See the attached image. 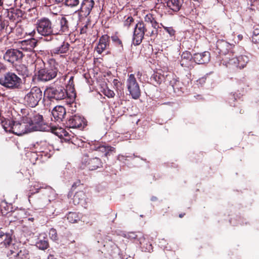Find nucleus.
<instances>
[{
	"label": "nucleus",
	"mask_w": 259,
	"mask_h": 259,
	"mask_svg": "<svg viewBox=\"0 0 259 259\" xmlns=\"http://www.w3.org/2000/svg\"><path fill=\"white\" fill-rule=\"evenodd\" d=\"M145 23L143 21L138 22L135 25L133 43L135 46L139 45L144 39V35L152 36L157 34L159 23L156 21L153 15L149 13L144 17Z\"/></svg>",
	"instance_id": "obj_1"
},
{
	"label": "nucleus",
	"mask_w": 259,
	"mask_h": 259,
	"mask_svg": "<svg viewBox=\"0 0 259 259\" xmlns=\"http://www.w3.org/2000/svg\"><path fill=\"white\" fill-rule=\"evenodd\" d=\"M45 95L51 101L65 100L68 104L73 103L76 98L74 91L72 92L71 95H68L67 90L63 87L48 88L45 90Z\"/></svg>",
	"instance_id": "obj_2"
},
{
	"label": "nucleus",
	"mask_w": 259,
	"mask_h": 259,
	"mask_svg": "<svg viewBox=\"0 0 259 259\" xmlns=\"http://www.w3.org/2000/svg\"><path fill=\"white\" fill-rule=\"evenodd\" d=\"M25 114L22 113L20 121H7L3 125L6 131L12 132L16 135L22 136L24 134L33 132V127L29 124Z\"/></svg>",
	"instance_id": "obj_3"
},
{
	"label": "nucleus",
	"mask_w": 259,
	"mask_h": 259,
	"mask_svg": "<svg viewBox=\"0 0 259 259\" xmlns=\"http://www.w3.org/2000/svg\"><path fill=\"white\" fill-rule=\"evenodd\" d=\"M37 71L38 80L46 82L55 78L58 72L57 67L52 65L51 63L45 64L42 60H38L35 63Z\"/></svg>",
	"instance_id": "obj_4"
},
{
	"label": "nucleus",
	"mask_w": 259,
	"mask_h": 259,
	"mask_svg": "<svg viewBox=\"0 0 259 259\" xmlns=\"http://www.w3.org/2000/svg\"><path fill=\"white\" fill-rule=\"evenodd\" d=\"M0 84L10 90L20 89L22 85V80L15 73L8 71L0 78Z\"/></svg>",
	"instance_id": "obj_5"
},
{
	"label": "nucleus",
	"mask_w": 259,
	"mask_h": 259,
	"mask_svg": "<svg viewBox=\"0 0 259 259\" xmlns=\"http://www.w3.org/2000/svg\"><path fill=\"white\" fill-rule=\"evenodd\" d=\"M35 29L37 33L45 37L53 35V19L43 17L36 20Z\"/></svg>",
	"instance_id": "obj_6"
},
{
	"label": "nucleus",
	"mask_w": 259,
	"mask_h": 259,
	"mask_svg": "<svg viewBox=\"0 0 259 259\" xmlns=\"http://www.w3.org/2000/svg\"><path fill=\"white\" fill-rule=\"evenodd\" d=\"M21 112L25 114L26 120H28L29 124L33 127V132L42 130L44 121L42 115L30 109H23Z\"/></svg>",
	"instance_id": "obj_7"
},
{
	"label": "nucleus",
	"mask_w": 259,
	"mask_h": 259,
	"mask_svg": "<svg viewBox=\"0 0 259 259\" xmlns=\"http://www.w3.org/2000/svg\"><path fill=\"white\" fill-rule=\"evenodd\" d=\"M42 97V93L41 89L37 87H34L26 94L23 98L24 104L29 107H36Z\"/></svg>",
	"instance_id": "obj_8"
},
{
	"label": "nucleus",
	"mask_w": 259,
	"mask_h": 259,
	"mask_svg": "<svg viewBox=\"0 0 259 259\" xmlns=\"http://www.w3.org/2000/svg\"><path fill=\"white\" fill-rule=\"evenodd\" d=\"M53 35L68 34L70 32L68 20L64 16L53 19Z\"/></svg>",
	"instance_id": "obj_9"
},
{
	"label": "nucleus",
	"mask_w": 259,
	"mask_h": 259,
	"mask_svg": "<svg viewBox=\"0 0 259 259\" xmlns=\"http://www.w3.org/2000/svg\"><path fill=\"white\" fill-rule=\"evenodd\" d=\"M102 167L103 162L101 159L88 154H83L80 165L81 169L87 168L90 170H94Z\"/></svg>",
	"instance_id": "obj_10"
},
{
	"label": "nucleus",
	"mask_w": 259,
	"mask_h": 259,
	"mask_svg": "<svg viewBox=\"0 0 259 259\" xmlns=\"http://www.w3.org/2000/svg\"><path fill=\"white\" fill-rule=\"evenodd\" d=\"M50 40L53 41V48L51 50V53L52 56L61 55V56H65L68 53L70 48V44L67 41L63 39H59L57 37H51Z\"/></svg>",
	"instance_id": "obj_11"
},
{
	"label": "nucleus",
	"mask_w": 259,
	"mask_h": 259,
	"mask_svg": "<svg viewBox=\"0 0 259 259\" xmlns=\"http://www.w3.org/2000/svg\"><path fill=\"white\" fill-rule=\"evenodd\" d=\"M24 54L20 49H9L3 56V59L11 65H16L22 60Z\"/></svg>",
	"instance_id": "obj_12"
},
{
	"label": "nucleus",
	"mask_w": 259,
	"mask_h": 259,
	"mask_svg": "<svg viewBox=\"0 0 259 259\" xmlns=\"http://www.w3.org/2000/svg\"><path fill=\"white\" fill-rule=\"evenodd\" d=\"M126 85L130 95L132 96L133 99L137 100L140 97L141 92L140 85L134 74L128 75Z\"/></svg>",
	"instance_id": "obj_13"
},
{
	"label": "nucleus",
	"mask_w": 259,
	"mask_h": 259,
	"mask_svg": "<svg viewBox=\"0 0 259 259\" xmlns=\"http://www.w3.org/2000/svg\"><path fill=\"white\" fill-rule=\"evenodd\" d=\"M87 121L82 116L74 115L70 116L66 122L67 127L83 129L87 125Z\"/></svg>",
	"instance_id": "obj_14"
},
{
	"label": "nucleus",
	"mask_w": 259,
	"mask_h": 259,
	"mask_svg": "<svg viewBox=\"0 0 259 259\" xmlns=\"http://www.w3.org/2000/svg\"><path fill=\"white\" fill-rule=\"evenodd\" d=\"M94 5L95 2L93 0H82L80 9L76 11L80 21L90 14Z\"/></svg>",
	"instance_id": "obj_15"
},
{
	"label": "nucleus",
	"mask_w": 259,
	"mask_h": 259,
	"mask_svg": "<svg viewBox=\"0 0 259 259\" xmlns=\"http://www.w3.org/2000/svg\"><path fill=\"white\" fill-rule=\"evenodd\" d=\"M235 46L224 40H218L216 44V53L219 54L220 58L234 49Z\"/></svg>",
	"instance_id": "obj_16"
},
{
	"label": "nucleus",
	"mask_w": 259,
	"mask_h": 259,
	"mask_svg": "<svg viewBox=\"0 0 259 259\" xmlns=\"http://www.w3.org/2000/svg\"><path fill=\"white\" fill-rule=\"evenodd\" d=\"M109 46L110 36L107 34H104L100 37L95 49L99 54H101L106 49L109 48Z\"/></svg>",
	"instance_id": "obj_17"
},
{
	"label": "nucleus",
	"mask_w": 259,
	"mask_h": 259,
	"mask_svg": "<svg viewBox=\"0 0 259 259\" xmlns=\"http://www.w3.org/2000/svg\"><path fill=\"white\" fill-rule=\"evenodd\" d=\"M24 12L19 9H12L11 11H7V17L9 19L17 23L20 21L24 15Z\"/></svg>",
	"instance_id": "obj_18"
},
{
	"label": "nucleus",
	"mask_w": 259,
	"mask_h": 259,
	"mask_svg": "<svg viewBox=\"0 0 259 259\" xmlns=\"http://www.w3.org/2000/svg\"><path fill=\"white\" fill-rule=\"evenodd\" d=\"M66 113V109L62 106H56L52 111V114L54 120L59 122L62 121Z\"/></svg>",
	"instance_id": "obj_19"
},
{
	"label": "nucleus",
	"mask_w": 259,
	"mask_h": 259,
	"mask_svg": "<svg viewBox=\"0 0 259 259\" xmlns=\"http://www.w3.org/2000/svg\"><path fill=\"white\" fill-rule=\"evenodd\" d=\"M210 53L207 51L201 53H195L193 59L197 64H205L208 63L210 60Z\"/></svg>",
	"instance_id": "obj_20"
},
{
	"label": "nucleus",
	"mask_w": 259,
	"mask_h": 259,
	"mask_svg": "<svg viewBox=\"0 0 259 259\" xmlns=\"http://www.w3.org/2000/svg\"><path fill=\"white\" fill-rule=\"evenodd\" d=\"M15 68L17 73L24 79L31 75V72L28 69V67L25 64H21L16 66Z\"/></svg>",
	"instance_id": "obj_21"
},
{
	"label": "nucleus",
	"mask_w": 259,
	"mask_h": 259,
	"mask_svg": "<svg viewBox=\"0 0 259 259\" xmlns=\"http://www.w3.org/2000/svg\"><path fill=\"white\" fill-rule=\"evenodd\" d=\"M37 44V41L34 38L23 40L22 41L21 49L26 52H30L36 46Z\"/></svg>",
	"instance_id": "obj_22"
},
{
	"label": "nucleus",
	"mask_w": 259,
	"mask_h": 259,
	"mask_svg": "<svg viewBox=\"0 0 259 259\" xmlns=\"http://www.w3.org/2000/svg\"><path fill=\"white\" fill-rule=\"evenodd\" d=\"M35 245L39 249L45 250L49 247L48 239L47 236L40 235L35 243Z\"/></svg>",
	"instance_id": "obj_23"
},
{
	"label": "nucleus",
	"mask_w": 259,
	"mask_h": 259,
	"mask_svg": "<svg viewBox=\"0 0 259 259\" xmlns=\"http://www.w3.org/2000/svg\"><path fill=\"white\" fill-rule=\"evenodd\" d=\"M181 58L182 59L180 61L181 66L185 67H189L190 65L191 59H193L190 52L188 51L183 52L181 55Z\"/></svg>",
	"instance_id": "obj_24"
},
{
	"label": "nucleus",
	"mask_w": 259,
	"mask_h": 259,
	"mask_svg": "<svg viewBox=\"0 0 259 259\" xmlns=\"http://www.w3.org/2000/svg\"><path fill=\"white\" fill-rule=\"evenodd\" d=\"M0 239L3 241L2 243L6 247L9 246L12 242V235L9 233H4L2 231V228H0Z\"/></svg>",
	"instance_id": "obj_25"
},
{
	"label": "nucleus",
	"mask_w": 259,
	"mask_h": 259,
	"mask_svg": "<svg viewBox=\"0 0 259 259\" xmlns=\"http://www.w3.org/2000/svg\"><path fill=\"white\" fill-rule=\"evenodd\" d=\"M238 61L237 57H236V55L235 56H232L231 60H228V58L226 57L224 59L223 65L228 68H238Z\"/></svg>",
	"instance_id": "obj_26"
},
{
	"label": "nucleus",
	"mask_w": 259,
	"mask_h": 259,
	"mask_svg": "<svg viewBox=\"0 0 259 259\" xmlns=\"http://www.w3.org/2000/svg\"><path fill=\"white\" fill-rule=\"evenodd\" d=\"M85 194L83 191L76 192L73 198V201L75 205L82 203L85 201Z\"/></svg>",
	"instance_id": "obj_27"
},
{
	"label": "nucleus",
	"mask_w": 259,
	"mask_h": 259,
	"mask_svg": "<svg viewBox=\"0 0 259 259\" xmlns=\"http://www.w3.org/2000/svg\"><path fill=\"white\" fill-rule=\"evenodd\" d=\"M165 80L164 75L158 72H154L151 77V80L155 82L154 85H160Z\"/></svg>",
	"instance_id": "obj_28"
},
{
	"label": "nucleus",
	"mask_w": 259,
	"mask_h": 259,
	"mask_svg": "<svg viewBox=\"0 0 259 259\" xmlns=\"http://www.w3.org/2000/svg\"><path fill=\"white\" fill-rule=\"evenodd\" d=\"M143 236V233L140 232H131L125 234L123 236L128 239L134 240H137L139 242Z\"/></svg>",
	"instance_id": "obj_29"
},
{
	"label": "nucleus",
	"mask_w": 259,
	"mask_h": 259,
	"mask_svg": "<svg viewBox=\"0 0 259 259\" xmlns=\"http://www.w3.org/2000/svg\"><path fill=\"white\" fill-rule=\"evenodd\" d=\"M141 247L143 251L145 252H150L153 250V246L151 243L148 242L143 236L139 241Z\"/></svg>",
	"instance_id": "obj_30"
},
{
	"label": "nucleus",
	"mask_w": 259,
	"mask_h": 259,
	"mask_svg": "<svg viewBox=\"0 0 259 259\" xmlns=\"http://www.w3.org/2000/svg\"><path fill=\"white\" fill-rule=\"evenodd\" d=\"M44 150L45 151H38L40 156V160L41 161H44L50 158L53 152V151L50 149V148L44 149Z\"/></svg>",
	"instance_id": "obj_31"
},
{
	"label": "nucleus",
	"mask_w": 259,
	"mask_h": 259,
	"mask_svg": "<svg viewBox=\"0 0 259 259\" xmlns=\"http://www.w3.org/2000/svg\"><path fill=\"white\" fill-rule=\"evenodd\" d=\"M111 39L112 42L118 48L120 52L123 50V45L122 41L116 34L111 36Z\"/></svg>",
	"instance_id": "obj_32"
},
{
	"label": "nucleus",
	"mask_w": 259,
	"mask_h": 259,
	"mask_svg": "<svg viewBox=\"0 0 259 259\" xmlns=\"http://www.w3.org/2000/svg\"><path fill=\"white\" fill-rule=\"evenodd\" d=\"M43 188V187L41 186V184L37 182H31V184L30 185L29 194L33 195L39 192V190Z\"/></svg>",
	"instance_id": "obj_33"
},
{
	"label": "nucleus",
	"mask_w": 259,
	"mask_h": 259,
	"mask_svg": "<svg viewBox=\"0 0 259 259\" xmlns=\"http://www.w3.org/2000/svg\"><path fill=\"white\" fill-rule=\"evenodd\" d=\"M5 27L4 29V33L6 35L10 34L11 33L15 32V28L16 23L10 24L9 23L7 20H5Z\"/></svg>",
	"instance_id": "obj_34"
},
{
	"label": "nucleus",
	"mask_w": 259,
	"mask_h": 259,
	"mask_svg": "<svg viewBox=\"0 0 259 259\" xmlns=\"http://www.w3.org/2000/svg\"><path fill=\"white\" fill-rule=\"evenodd\" d=\"M237 59L238 60L237 62L238 68L240 69L245 67L247 63L249 62L248 57L245 55H241L237 57Z\"/></svg>",
	"instance_id": "obj_35"
},
{
	"label": "nucleus",
	"mask_w": 259,
	"mask_h": 259,
	"mask_svg": "<svg viewBox=\"0 0 259 259\" xmlns=\"http://www.w3.org/2000/svg\"><path fill=\"white\" fill-rule=\"evenodd\" d=\"M15 33L16 36L19 38L24 37L27 32L25 30L22 25L16 24Z\"/></svg>",
	"instance_id": "obj_36"
},
{
	"label": "nucleus",
	"mask_w": 259,
	"mask_h": 259,
	"mask_svg": "<svg viewBox=\"0 0 259 259\" xmlns=\"http://www.w3.org/2000/svg\"><path fill=\"white\" fill-rule=\"evenodd\" d=\"M0 209L3 215H6L11 211L12 207L8 205L6 201H2L0 203Z\"/></svg>",
	"instance_id": "obj_37"
},
{
	"label": "nucleus",
	"mask_w": 259,
	"mask_h": 259,
	"mask_svg": "<svg viewBox=\"0 0 259 259\" xmlns=\"http://www.w3.org/2000/svg\"><path fill=\"white\" fill-rule=\"evenodd\" d=\"M134 19L132 16H125L123 20V26L124 28L128 29L134 23Z\"/></svg>",
	"instance_id": "obj_38"
},
{
	"label": "nucleus",
	"mask_w": 259,
	"mask_h": 259,
	"mask_svg": "<svg viewBox=\"0 0 259 259\" xmlns=\"http://www.w3.org/2000/svg\"><path fill=\"white\" fill-rule=\"evenodd\" d=\"M27 156L29 158L30 162L33 164H35L36 161L38 160L39 157H40L38 151L28 152L27 153Z\"/></svg>",
	"instance_id": "obj_39"
},
{
	"label": "nucleus",
	"mask_w": 259,
	"mask_h": 259,
	"mask_svg": "<svg viewBox=\"0 0 259 259\" xmlns=\"http://www.w3.org/2000/svg\"><path fill=\"white\" fill-rule=\"evenodd\" d=\"M66 218L68 222L71 223H76L79 220V218L77 213L75 212H69L67 214Z\"/></svg>",
	"instance_id": "obj_40"
},
{
	"label": "nucleus",
	"mask_w": 259,
	"mask_h": 259,
	"mask_svg": "<svg viewBox=\"0 0 259 259\" xmlns=\"http://www.w3.org/2000/svg\"><path fill=\"white\" fill-rule=\"evenodd\" d=\"M167 6L174 12H178V0H168Z\"/></svg>",
	"instance_id": "obj_41"
},
{
	"label": "nucleus",
	"mask_w": 259,
	"mask_h": 259,
	"mask_svg": "<svg viewBox=\"0 0 259 259\" xmlns=\"http://www.w3.org/2000/svg\"><path fill=\"white\" fill-rule=\"evenodd\" d=\"M101 92L104 95H105L109 98H113L115 96V93L113 92V91L109 89L107 87H106L105 88H103Z\"/></svg>",
	"instance_id": "obj_42"
},
{
	"label": "nucleus",
	"mask_w": 259,
	"mask_h": 259,
	"mask_svg": "<svg viewBox=\"0 0 259 259\" xmlns=\"http://www.w3.org/2000/svg\"><path fill=\"white\" fill-rule=\"evenodd\" d=\"M79 0H65L64 5L70 8H74L79 4Z\"/></svg>",
	"instance_id": "obj_43"
},
{
	"label": "nucleus",
	"mask_w": 259,
	"mask_h": 259,
	"mask_svg": "<svg viewBox=\"0 0 259 259\" xmlns=\"http://www.w3.org/2000/svg\"><path fill=\"white\" fill-rule=\"evenodd\" d=\"M235 51L234 50V49L232 50L231 51H229V52L226 53L225 55H223L221 57H220V61L221 63L223 64L224 62V59L226 57L228 58V59L231 60L232 56H235Z\"/></svg>",
	"instance_id": "obj_44"
},
{
	"label": "nucleus",
	"mask_w": 259,
	"mask_h": 259,
	"mask_svg": "<svg viewBox=\"0 0 259 259\" xmlns=\"http://www.w3.org/2000/svg\"><path fill=\"white\" fill-rule=\"evenodd\" d=\"M49 235L52 240L56 241L58 240V234L55 229L51 228L49 231Z\"/></svg>",
	"instance_id": "obj_45"
},
{
	"label": "nucleus",
	"mask_w": 259,
	"mask_h": 259,
	"mask_svg": "<svg viewBox=\"0 0 259 259\" xmlns=\"http://www.w3.org/2000/svg\"><path fill=\"white\" fill-rule=\"evenodd\" d=\"M46 191L45 194L48 196L49 198H51L52 196L55 194V191L50 186H46L45 188Z\"/></svg>",
	"instance_id": "obj_46"
},
{
	"label": "nucleus",
	"mask_w": 259,
	"mask_h": 259,
	"mask_svg": "<svg viewBox=\"0 0 259 259\" xmlns=\"http://www.w3.org/2000/svg\"><path fill=\"white\" fill-rule=\"evenodd\" d=\"M108 147L107 146L100 145L98 146H95L94 150L101 151L102 152H105L106 155L107 154Z\"/></svg>",
	"instance_id": "obj_47"
},
{
	"label": "nucleus",
	"mask_w": 259,
	"mask_h": 259,
	"mask_svg": "<svg viewBox=\"0 0 259 259\" xmlns=\"http://www.w3.org/2000/svg\"><path fill=\"white\" fill-rule=\"evenodd\" d=\"M18 256L22 257L24 256V258H28L29 253L28 251L26 249H24L23 250H21L19 253L17 254Z\"/></svg>",
	"instance_id": "obj_48"
},
{
	"label": "nucleus",
	"mask_w": 259,
	"mask_h": 259,
	"mask_svg": "<svg viewBox=\"0 0 259 259\" xmlns=\"http://www.w3.org/2000/svg\"><path fill=\"white\" fill-rule=\"evenodd\" d=\"M206 80V77L200 78L196 81L197 85L198 86V87H203V85L205 83Z\"/></svg>",
	"instance_id": "obj_49"
},
{
	"label": "nucleus",
	"mask_w": 259,
	"mask_h": 259,
	"mask_svg": "<svg viewBox=\"0 0 259 259\" xmlns=\"http://www.w3.org/2000/svg\"><path fill=\"white\" fill-rule=\"evenodd\" d=\"M5 19H2L1 17L0 18V36H1L4 33V29L5 27Z\"/></svg>",
	"instance_id": "obj_50"
},
{
	"label": "nucleus",
	"mask_w": 259,
	"mask_h": 259,
	"mask_svg": "<svg viewBox=\"0 0 259 259\" xmlns=\"http://www.w3.org/2000/svg\"><path fill=\"white\" fill-rule=\"evenodd\" d=\"M51 148V146L49 145L47 143L43 142L41 143L40 147L38 151H45L44 149Z\"/></svg>",
	"instance_id": "obj_51"
},
{
	"label": "nucleus",
	"mask_w": 259,
	"mask_h": 259,
	"mask_svg": "<svg viewBox=\"0 0 259 259\" xmlns=\"http://www.w3.org/2000/svg\"><path fill=\"white\" fill-rule=\"evenodd\" d=\"M164 29L169 34L170 36H173L175 34V30L172 27H164Z\"/></svg>",
	"instance_id": "obj_52"
},
{
	"label": "nucleus",
	"mask_w": 259,
	"mask_h": 259,
	"mask_svg": "<svg viewBox=\"0 0 259 259\" xmlns=\"http://www.w3.org/2000/svg\"><path fill=\"white\" fill-rule=\"evenodd\" d=\"M88 30V24L84 25L80 30V34H85Z\"/></svg>",
	"instance_id": "obj_53"
},
{
	"label": "nucleus",
	"mask_w": 259,
	"mask_h": 259,
	"mask_svg": "<svg viewBox=\"0 0 259 259\" xmlns=\"http://www.w3.org/2000/svg\"><path fill=\"white\" fill-rule=\"evenodd\" d=\"M252 41L254 44H259V35H252Z\"/></svg>",
	"instance_id": "obj_54"
},
{
	"label": "nucleus",
	"mask_w": 259,
	"mask_h": 259,
	"mask_svg": "<svg viewBox=\"0 0 259 259\" xmlns=\"http://www.w3.org/2000/svg\"><path fill=\"white\" fill-rule=\"evenodd\" d=\"M6 65L2 62H0V73L5 72L7 70Z\"/></svg>",
	"instance_id": "obj_55"
},
{
	"label": "nucleus",
	"mask_w": 259,
	"mask_h": 259,
	"mask_svg": "<svg viewBox=\"0 0 259 259\" xmlns=\"http://www.w3.org/2000/svg\"><path fill=\"white\" fill-rule=\"evenodd\" d=\"M252 35H259V25L254 26Z\"/></svg>",
	"instance_id": "obj_56"
},
{
	"label": "nucleus",
	"mask_w": 259,
	"mask_h": 259,
	"mask_svg": "<svg viewBox=\"0 0 259 259\" xmlns=\"http://www.w3.org/2000/svg\"><path fill=\"white\" fill-rule=\"evenodd\" d=\"M73 78H74V77L71 76L69 79V84L71 86L72 85H73Z\"/></svg>",
	"instance_id": "obj_57"
},
{
	"label": "nucleus",
	"mask_w": 259,
	"mask_h": 259,
	"mask_svg": "<svg viewBox=\"0 0 259 259\" xmlns=\"http://www.w3.org/2000/svg\"><path fill=\"white\" fill-rule=\"evenodd\" d=\"M5 2V0H0V9L4 8Z\"/></svg>",
	"instance_id": "obj_58"
},
{
	"label": "nucleus",
	"mask_w": 259,
	"mask_h": 259,
	"mask_svg": "<svg viewBox=\"0 0 259 259\" xmlns=\"http://www.w3.org/2000/svg\"><path fill=\"white\" fill-rule=\"evenodd\" d=\"M25 1L27 3H33V2L37 3L39 0H25Z\"/></svg>",
	"instance_id": "obj_59"
},
{
	"label": "nucleus",
	"mask_w": 259,
	"mask_h": 259,
	"mask_svg": "<svg viewBox=\"0 0 259 259\" xmlns=\"http://www.w3.org/2000/svg\"><path fill=\"white\" fill-rule=\"evenodd\" d=\"M151 200L152 201H156L158 200V198L156 196H152L151 198Z\"/></svg>",
	"instance_id": "obj_60"
},
{
	"label": "nucleus",
	"mask_w": 259,
	"mask_h": 259,
	"mask_svg": "<svg viewBox=\"0 0 259 259\" xmlns=\"http://www.w3.org/2000/svg\"><path fill=\"white\" fill-rule=\"evenodd\" d=\"M107 147L109 148H108V150H107V153L109 152V151H113L114 150V148L112 147H111V146H107Z\"/></svg>",
	"instance_id": "obj_61"
},
{
	"label": "nucleus",
	"mask_w": 259,
	"mask_h": 259,
	"mask_svg": "<svg viewBox=\"0 0 259 259\" xmlns=\"http://www.w3.org/2000/svg\"><path fill=\"white\" fill-rule=\"evenodd\" d=\"M36 32L35 31V30H33L32 32L29 33V34L31 35V36H34Z\"/></svg>",
	"instance_id": "obj_62"
},
{
	"label": "nucleus",
	"mask_w": 259,
	"mask_h": 259,
	"mask_svg": "<svg viewBox=\"0 0 259 259\" xmlns=\"http://www.w3.org/2000/svg\"><path fill=\"white\" fill-rule=\"evenodd\" d=\"M197 99H198V100H201L202 99V97L201 95H197L196 96H195Z\"/></svg>",
	"instance_id": "obj_63"
},
{
	"label": "nucleus",
	"mask_w": 259,
	"mask_h": 259,
	"mask_svg": "<svg viewBox=\"0 0 259 259\" xmlns=\"http://www.w3.org/2000/svg\"><path fill=\"white\" fill-rule=\"evenodd\" d=\"M48 259H56V258H54V257L53 255L50 254L48 257Z\"/></svg>",
	"instance_id": "obj_64"
}]
</instances>
